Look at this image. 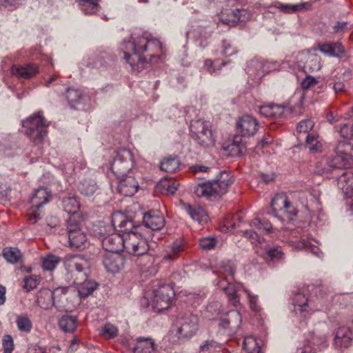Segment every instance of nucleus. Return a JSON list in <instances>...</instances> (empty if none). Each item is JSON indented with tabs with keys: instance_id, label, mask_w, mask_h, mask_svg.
I'll list each match as a JSON object with an SVG mask.
<instances>
[{
	"instance_id": "39",
	"label": "nucleus",
	"mask_w": 353,
	"mask_h": 353,
	"mask_svg": "<svg viewBox=\"0 0 353 353\" xmlns=\"http://www.w3.org/2000/svg\"><path fill=\"white\" fill-rule=\"evenodd\" d=\"M15 323L19 331L23 333L30 332L33 327L30 318L26 314H17Z\"/></svg>"
},
{
	"instance_id": "18",
	"label": "nucleus",
	"mask_w": 353,
	"mask_h": 353,
	"mask_svg": "<svg viewBox=\"0 0 353 353\" xmlns=\"http://www.w3.org/2000/svg\"><path fill=\"white\" fill-rule=\"evenodd\" d=\"M297 65L305 73L319 71L321 68V57L314 52H302L297 55Z\"/></svg>"
},
{
	"instance_id": "38",
	"label": "nucleus",
	"mask_w": 353,
	"mask_h": 353,
	"mask_svg": "<svg viewBox=\"0 0 353 353\" xmlns=\"http://www.w3.org/2000/svg\"><path fill=\"white\" fill-rule=\"evenodd\" d=\"M78 285V292L81 298H85L91 294L98 287V283L88 280V278L79 283H74Z\"/></svg>"
},
{
	"instance_id": "28",
	"label": "nucleus",
	"mask_w": 353,
	"mask_h": 353,
	"mask_svg": "<svg viewBox=\"0 0 353 353\" xmlns=\"http://www.w3.org/2000/svg\"><path fill=\"white\" fill-rule=\"evenodd\" d=\"M181 208L194 221H197L200 224L208 221V215L205 211L200 206L182 203Z\"/></svg>"
},
{
	"instance_id": "4",
	"label": "nucleus",
	"mask_w": 353,
	"mask_h": 353,
	"mask_svg": "<svg viewBox=\"0 0 353 353\" xmlns=\"http://www.w3.org/2000/svg\"><path fill=\"white\" fill-rule=\"evenodd\" d=\"M68 277L73 283L86 279L90 273L91 263L88 259L81 254H68L63 259Z\"/></svg>"
},
{
	"instance_id": "3",
	"label": "nucleus",
	"mask_w": 353,
	"mask_h": 353,
	"mask_svg": "<svg viewBox=\"0 0 353 353\" xmlns=\"http://www.w3.org/2000/svg\"><path fill=\"white\" fill-rule=\"evenodd\" d=\"M259 122L251 115H244L239 118L236 123L237 134L234 137L230 150L234 155L241 156L243 154L245 146L242 137L254 136L258 130Z\"/></svg>"
},
{
	"instance_id": "1",
	"label": "nucleus",
	"mask_w": 353,
	"mask_h": 353,
	"mask_svg": "<svg viewBox=\"0 0 353 353\" xmlns=\"http://www.w3.org/2000/svg\"><path fill=\"white\" fill-rule=\"evenodd\" d=\"M121 50L132 70L139 72L143 68L148 58L151 61L152 58L158 56L162 51V46L158 39L144 32L141 37H130L128 40L125 39L121 44Z\"/></svg>"
},
{
	"instance_id": "26",
	"label": "nucleus",
	"mask_w": 353,
	"mask_h": 353,
	"mask_svg": "<svg viewBox=\"0 0 353 353\" xmlns=\"http://www.w3.org/2000/svg\"><path fill=\"white\" fill-rule=\"evenodd\" d=\"M12 74L25 79H29L39 73V67L34 63L24 65H14L11 68Z\"/></svg>"
},
{
	"instance_id": "37",
	"label": "nucleus",
	"mask_w": 353,
	"mask_h": 353,
	"mask_svg": "<svg viewBox=\"0 0 353 353\" xmlns=\"http://www.w3.org/2000/svg\"><path fill=\"white\" fill-rule=\"evenodd\" d=\"M242 232L245 237L250 239L251 243L255 245L256 250L265 243L264 238L261 236L262 233H260L255 228H251Z\"/></svg>"
},
{
	"instance_id": "60",
	"label": "nucleus",
	"mask_w": 353,
	"mask_h": 353,
	"mask_svg": "<svg viewBox=\"0 0 353 353\" xmlns=\"http://www.w3.org/2000/svg\"><path fill=\"white\" fill-rule=\"evenodd\" d=\"M243 291L247 295V297L249 300L250 309L257 312L260 311V306L257 304L258 303V296L252 294L248 289L243 288Z\"/></svg>"
},
{
	"instance_id": "43",
	"label": "nucleus",
	"mask_w": 353,
	"mask_h": 353,
	"mask_svg": "<svg viewBox=\"0 0 353 353\" xmlns=\"http://www.w3.org/2000/svg\"><path fill=\"white\" fill-rule=\"evenodd\" d=\"M296 248L299 250L305 249L317 257L321 258L323 256L321 250L317 246L312 245L311 242L307 239H303L299 241Z\"/></svg>"
},
{
	"instance_id": "29",
	"label": "nucleus",
	"mask_w": 353,
	"mask_h": 353,
	"mask_svg": "<svg viewBox=\"0 0 353 353\" xmlns=\"http://www.w3.org/2000/svg\"><path fill=\"white\" fill-rule=\"evenodd\" d=\"M258 254L269 261L280 260L283 256V252L281 247H271L266 243L259 249L256 250Z\"/></svg>"
},
{
	"instance_id": "8",
	"label": "nucleus",
	"mask_w": 353,
	"mask_h": 353,
	"mask_svg": "<svg viewBox=\"0 0 353 353\" xmlns=\"http://www.w3.org/2000/svg\"><path fill=\"white\" fill-rule=\"evenodd\" d=\"M293 63L288 60H283L279 63L277 61H264L254 59L250 61L247 68V73L254 79H260L265 73L276 69L287 70L292 68Z\"/></svg>"
},
{
	"instance_id": "41",
	"label": "nucleus",
	"mask_w": 353,
	"mask_h": 353,
	"mask_svg": "<svg viewBox=\"0 0 353 353\" xmlns=\"http://www.w3.org/2000/svg\"><path fill=\"white\" fill-rule=\"evenodd\" d=\"M183 250V245L181 241H174L170 249L163 256V259L167 261H172L176 259L180 253Z\"/></svg>"
},
{
	"instance_id": "31",
	"label": "nucleus",
	"mask_w": 353,
	"mask_h": 353,
	"mask_svg": "<svg viewBox=\"0 0 353 353\" xmlns=\"http://www.w3.org/2000/svg\"><path fill=\"white\" fill-rule=\"evenodd\" d=\"M62 205L65 212L70 214V217H75V220L83 219L79 215L80 205L79 201L74 196H69L63 198L62 200Z\"/></svg>"
},
{
	"instance_id": "6",
	"label": "nucleus",
	"mask_w": 353,
	"mask_h": 353,
	"mask_svg": "<svg viewBox=\"0 0 353 353\" xmlns=\"http://www.w3.org/2000/svg\"><path fill=\"white\" fill-rule=\"evenodd\" d=\"M271 206L272 214L283 222L293 220L298 213L296 208L283 192L274 196L272 200Z\"/></svg>"
},
{
	"instance_id": "58",
	"label": "nucleus",
	"mask_w": 353,
	"mask_h": 353,
	"mask_svg": "<svg viewBox=\"0 0 353 353\" xmlns=\"http://www.w3.org/2000/svg\"><path fill=\"white\" fill-rule=\"evenodd\" d=\"M179 183L176 180H165L159 185V188H163L168 194H173L177 190Z\"/></svg>"
},
{
	"instance_id": "33",
	"label": "nucleus",
	"mask_w": 353,
	"mask_h": 353,
	"mask_svg": "<svg viewBox=\"0 0 353 353\" xmlns=\"http://www.w3.org/2000/svg\"><path fill=\"white\" fill-rule=\"evenodd\" d=\"M218 285L225 293L230 303L236 307L239 303V298L235 285L228 281H219Z\"/></svg>"
},
{
	"instance_id": "55",
	"label": "nucleus",
	"mask_w": 353,
	"mask_h": 353,
	"mask_svg": "<svg viewBox=\"0 0 353 353\" xmlns=\"http://www.w3.org/2000/svg\"><path fill=\"white\" fill-rule=\"evenodd\" d=\"M238 52L237 49L234 47L230 41L223 39L221 44V54L225 57H230L236 54Z\"/></svg>"
},
{
	"instance_id": "20",
	"label": "nucleus",
	"mask_w": 353,
	"mask_h": 353,
	"mask_svg": "<svg viewBox=\"0 0 353 353\" xmlns=\"http://www.w3.org/2000/svg\"><path fill=\"white\" fill-rule=\"evenodd\" d=\"M353 333L350 327L340 326L335 332L333 345L338 350L343 351L351 345Z\"/></svg>"
},
{
	"instance_id": "35",
	"label": "nucleus",
	"mask_w": 353,
	"mask_h": 353,
	"mask_svg": "<svg viewBox=\"0 0 353 353\" xmlns=\"http://www.w3.org/2000/svg\"><path fill=\"white\" fill-rule=\"evenodd\" d=\"M234 18L232 19H223V23L230 26H234L238 21H245L250 19L251 14L246 9H236L232 11Z\"/></svg>"
},
{
	"instance_id": "10",
	"label": "nucleus",
	"mask_w": 353,
	"mask_h": 353,
	"mask_svg": "<svg viewBox=\"0 0 353 353\" xmlns=\"http://www.w3.org/2000/svg\"><path fill=\"white\" fill-rule=\"evenodd\" d=\"M45 123L44 118L39 114H35L22 121V125L26 128L25 133L30 136L36 144L41 143L47 136Z\"/></svg>"
},
{
	"instance_id": "27",
	"label": "nucleus",
	"mask_w": 353,
	"mask_h": 353,
	"mask_svg": "<svg viewBox=\"0 0 353 353\" xmlns=\"http://www.w3.org/2000/svg\"><path fill=\"white\" fill-rule=\"evenodd\" d=\"M212 32L213 28L211 26H198L187 32V37L199 41V45L204 47V41L211 37Z\"/></svg>"
},
{
	"instance_id": "2",
	"label": "nucleus",
	"mask_w": 353,
	"mask_h": 353,
	"mask_svg": "<svg viewBox=\"0 0 353 353\" xmlns=\"http://www.w3.org/2000/svg\"><path fill=\"white\" fill-rule=\"evenodd\" d=\"M232 183L231 175L222 171L215 179L198 183L194 188V192L198 197L208 201H215L225 194L228 188Z\"/></svg>"
},
{
	"instance_id": "36",
	"label": "nucleus",
	"mask_w": 353,
	"mask_h": 353,
	"mask_svg": "<svg viewBox=\"0 0 353 353\" xmlns=\"http://www.w3.org/2000/svg\"><path fill=\"white\" fill-rule=\"evenodd\" d=\"M77 188L81 194L91 196L97 190V185L94 179L85 178L79 182Z\"/></svg>"
},
{
	"instance_id": "12",
	"label": "nucleus",
	"mask_w": 353,
	"mask_h": 353,
	"mask_svg": "<svg viewBox=\"0 0 353 353\" xmlns=\"http://www.w3.org/2000/svg\"><path fill=\"white\" fill-rule=\"evenodd\" d=\"M83 219L75 220V217H70L68 221V243L70 247L83 248L88 243L87 234L82 230Z\"/></svg>"
},
{
	"instance_id": "51",
	"label": "nucleus",
	"mask_w": 353,
	"mask_h": 353,
	"mask_svg": "<svg viewBox=\"0 0 353 353\" xmlns=\"http://www.w3.org/2000/svg\"><path fill=\"white\" fill-rule=\"evenodd\" d=\"M319 343L316 337H313L311 341H307L303 346L296 349V353H316L314 346L319 345Z\"/></svg>"
},
{
	"instance_id": "25",
	"label": "nucleus",
	"mask_w": 353,
	"mask_h": 353,
	"mask_svg": "<svg viewBox=\"0 0 353 353\" xmlns=\"http://www.w3.org/2000/svg\"><path fill=\"white\" fill-rule=\"evenodd\" d=\"M241 314L236 310H232L221 317L219 325L224 329L236 331L241 327Z\"/></svg>"
},
{
	"instance_id": "19",
	"label": "nucleus",
	"mask_w": 353,
	"mask_h": 353,
	"mask_svg": "<svg viewBox=\"0 0 353 353\" xmlns=\"http://www.w3.org/2000/svg\"><path fill=\"white\" fill-rule=\"evenodd\" d=\"M125 259L117 252H107L103 255L102 263L107 272L115 274L123 267Z\"/></svg>"
},
{
	"instance_id": "23",
	"label": "nucleus",
	"mask_w": 353,
	"mask_h": 353,
	"mask_svg": "<svg viewBox=\"0 0 353 353\" xmlns=\"http://www.w3.org/2000/svg\"><path fill=\"white\" fill-rule=\"evenodd\" d=\"M125 237H122L117 234H109L101 239V244L104 250L108 252L119 253L124 249V240Z\"/></svg>"
},
{
	"instance_id": "61",
	"label": "nucleus",
	"mask_w": 353,
	"mask_h": 353,
	"mask_svg": "<svg viewBox=\"0 0 353 353\" xmlns=\"http://www.w3.org/2000/svg\"><path fill=\"white\" fill-rule=\"evenodd\" d=\"M217 241L215 238L212 236H207L201 239L200 246L203 250H210L215 248Z\"/></svg>"
},
{
	"instance_id": "22",
	"label": "nucleus",
	"mask_w": 353,
	"mask_h": 353,
	"mask_svg": "<svg viewBox=\"0 0 353 353\" xmlns=\"http://www.w3.org/2000/svg\"><path fill=\"white\" fill-rule=\"evenodd\" d=\"M117 190L125 196H133L139 189V183L134 177L126 175L124 177L117 178Z\"/></svg>"
},
{
	"instance_id": "45",
	"label": "nucleus",
	"mask_w": 353,
	"mask_h": 353,
	"mask_svg": "<svg viewBox=\"0 0 353 353\" xmlns=\"http://www.w3.org/2000/svg\"><path fill=\"white\" fill-rule=\"evenodd\" d=\"M243 346L248 353H260L261 352V347L253 336L245 337Z\"/></svg>"
},
{
	"instance_id": "48",
	"label": "nucleus",
	"mask_w": 353,
	"mask_h": 353,
	"mask_svg": "<svg viewBox=\"0 0 353 353\" xmlns=\"http://www.w3.org/2000/svg\"><path fill=\"white\" fill-rule=\"evenodd\" d=\"M179 163L176 158H168L163 160L160 165L162 170L166 172H174L179 168Z\"/></svg>"
},
{
	"instance_id": "13",
	"label": "nucleus",
	"mask_w": 353,
	"mask_h": 353,
	"mask_svg": "<svg viewBox=\"0 0 353 353\" xmlns=\"http://www.w3.org/2000/svg\"><path fill=\"white\" fill-rule=\"evenodd\" d=\"M198 317L190 311L180 313L176 330L179 338H188L194 334L198 329Z\"/></svg>"
},
{
	"instance_id": "17",
	"label": "nucleus",
	"mask_w": 353,
	"mask_h": 353,
	"mask_svg": "<svg viewBox=\"0 0 353 353\" xmlns=\"http://www.w3.org/2000/svg\"><path fill=\"white\" fill-rule=\"evenodd\" d=\"M111 222L117 234L123 238L129 236L130 234L139 232V227L120 212L113 213Z\"/></svg>"
},
{
	"instance_id": "32",
	"label": "nucleus",
	"mask_w": 353,
	"mask_h": 353,
	"mask_svg": "<svg viewBox=\"0 0 353 353\" xmlns=\"http://www.w3.org/2000/svg\"><path fill=\"white\" fill-rule=\"evenodd\" d=\"M156 350L155 343L152 339L139 337L133 347L134 353H153Z\"/></svg>"
},
{
	"instance_id": "15",
	"label": "nucleus",
	"mask_w": 353,
	"mask_h": 353,
	"mask_svg": "<svg viewBox=\"0 0 353 353\" xmlns=\"http://www.w3.org/2000/svg\"><path fill=\"white\" fill-rule=\"evenodd\" d=\"M51 196L50 192L46 188H40L37 189L30 199L32 206L29 213V221L32 223H35L41 216L39 209L49 202Z\"/></svg>"
},
{
	"instance_id": "9",
	"label": "nucleus",
	"mask_w": 353,
	"mask_h": 353,
	"mask_svg": "<svg viewBox=\"0 0 353 353\" xmlns=\"http://www.w3.org/2000/svg\"><path fill=\"white\" fill-rule=\"evenodd\" d=\"M159 288L153 290V296L149 303L154 312H161L169 307L172 299L175 296L172 283L160 284Z\"/></svg>"
},
{
	"instance_id": "11",
	"label": "nucleus",
	"mask_w": 353,
	"mask_h": 353,
	"mask_svg": "<svg viewBox=\"0 0 353 353\" xmlns=\"http://www.w3.org/2000/svg\"><path fill=\"white\" fill-rule=\"evenodd\" d=\"M134 165L133 154L129 150L121 149L117 152L110 168L117 178L124 177Z\"/></svg>"
},
{
	"instance_id": "47",
	"label": "nucleus",
	"mask_w": 353,
	"mask_h": 353,
	"mask_svg": "<svg viewBox=\"0 0 353 353\" xmlns=\"http://www.w3.org/2000/svg\"><path fill=\"white\" fill-rule=\"evenodd\" d=\"M250 225L251 228H255L260 233L263 232H268L272 229V224L268 220H262L258 218L253 219Z\"/></svg>"
},
{
	"instance_id": "40",
	"label": "nucleus",
	"mask_w": 353,
	"mask_h": 353,
	"mask_svg": "<svg viewBox=\"0 0 353 353\" xmlns=\"http://www.w3.org/2000/svg\"><path fill=\"white\" fill-rule=\"evenodd\" d=\"M79 4L85 14H94L99 10L98 0H79Z\"/></svg>"
},
{
	"instance_id": "49",
	"label": "nucleus",
	"mask_w": 353,
	"mask_h": 353,
	"mask_svg": "<svg viewBox=\"0 0 353 353\" xmlns=\"http://www.w3.org/2000/svg\"><path fill=\"white\" fill-rule=\"evenodd\" d=\"M274 7L284 13H294L301 10L303 8V4H288L276 2Z\"/></svg>"
},
{
	"instance_id": "52",
	"label": "nucleus",
	"mask_w": 353,
	"mask_h": 353,
	"mask_svg": "<svg viewBox=\"0 0 353 353\" xmlns=\"http://www.w3.org/2000/svg\"><path fill=\"white\" fill-rule=\"evenodd\" d=\"M317 139L318 137L313 134H310L306 137L305 144L312 152H318L321 147V144Z\"/></svg>"
},
{
	"instance_id": "44",
	"label": "nucleus",
	"mask_w": 353,
	"mask_h": 353,
	"mask_svg": "<svg viewBox=\"0 0 353 353\" xmlns=\"http://www.w3.org/2000/svg\"><path fill=\"white\" fill-rule=\"evenodd\" d=\"M3 256L10 263H17L21 257V252L15 248H6L3 251Z\"/></svg>"
},
{
	"instance_id": "16",
	"label": "nucleus",
	"mask_w": 353,
	"mask_h": 353,
	"mask_svg": "<svg viewBox=\"0 0 353 353\" xmlns=\"http://www.w3.org/2000/svg\"><path fill=\"white\" fill-rule=\"evenodd\" d=\"M324 167L319 170L322 174H326L332 169L350 168L353 165L352 157L345 152H337L333 157H330L320 162Z\"/></svg>"
},
{
	"instance_id": "21",
	"label": "nucleus",
	"mask_w": 353,
	"mask_h": 353,
	"mask_svg": "<svg viewBox=\"0 0 353 353\" xmlns=\"http://www.w3.org/2000/svg\"><path fill=\"white\" fill-rule=\"evenodd\" d=\"M337 185L347 199H352V201L347 204L353 206V172L350 170L344 172L338 177Z\"/></svg>"
},
{
	"instance_id": "62",
	"label": "nucleus",
	"mask_w": 353,
	"mask_h": 353,
	"mask_svg": "<svg viewBox=\"0 0 353 353\" xmlns=\"http://www.w3.org/2000/svg\"><path fill=\"white\" fill-rule=\"evenodd\" d=\"M2 345L3 347V353H12L14 350V342L12 337L10 334H6L3 336Z\"/></svg>"
},
{
	"instance_id": "46",
	"label": "nucleus",
	"mask_w": 353,
	"mask_h": 353,
	"mask_svg": "<svg viewBox=\"0 0 353 353\" xmlns=\"http://www.w3.org/2000/svg\"><path fill=\"white\" fill-rule=\"evenodd\" d=\"M60 257L54 254H48L42 260V267L44 270L52 271L60 263Z\"/></svg>"
},
{
	"instance_id": "59",
	"label": "nucleus",
	"mask_w": 353,
	"mask_h": 353,
	"mask_svg": "<svg viewBox=\"0 0 353 353\" xmlns=\"http://www.w3.org/2000/svg\"><path fill=\"white\" fill-rule=\"evenodd\" d=\"M314 123L311 119H303L296 125V130L299 133H307L314 127Z\"/></svg>"
},
{
	"instance_id": "5",
	"label": "nucleus",
	"mask_w": 353,
	"mask_h": 353,
	"mask_svg": "<svg viewBox=\"0 0 353 353\" xmlns=\"http://www.w3.org/2000/svg\"><path fill=\"white\" fill-rule=\"evenodd\" d=\"M292 303L293 312L300 319H303L310 312L323 310L325 300L315 295L308 296L307 290H303L292 295Z\"/></svg>"
},
{
	"instance_id": "54",
	"label": "nucleus",
	"mask_w": 353,
	"mask_h": 353,
	"mask_svg": "<svg viewBox=\"0 0 353 353\" xmlns=\"http://www.w3.org/2000/svg\"><path fill=\"white\" fill-rule=\"evenodd\" d=\"M65 95L68 103L70 104L79 102L83 97L80 90L74 88H68L66 90Z\"/></svg>"
},
{
	"instance_id": "34",
	"label": "nucleus",
	"mask_w": 353,
	"mask_h": 353,
	"mask_svg": "<svg viewBox=\"0 0 353 353\" xmlns=\"http://www.w3.org/2000/svg\"><path fill=\"white\" fill-rule=\"evenodd\" d=\"M285 108L281 105L268 104L260 107L259 112L265 117L278 119L282 117Z\"/></svg>"
},
{
	"instance_id": "63",
	"label": "nucleus",
	"mask_w": 353,
	"mask_h": 353,
	"mask_svg": "<svg viewBox=\"0 0 353 353\" xmlns=\"http://www.w3.org/2000/svg\"><path fill=\"white\" fill-rule=\"evenodd\" d=\"M345 52L342 45L339 42L332 43L330 52L328 57H339Z\"/></svg>"
},
{
	"instance_id": "7",
	"label": "nucleus",
	"mask_w": 353,
	"mask_h": 353,
	"mask_svg": "<svg viewBox=\"0 0 353 353\" xmlns=\"http://www.w3.org/2000/svg\"><path fill=\"white\" fill-rule=\"evenodd\" d=\"M190 129L192 138L201 146L208 148L214 145L215 139L209 121L203 119L192 120Z\"/></svg>"
},
{
	"instance_id": "53",
	"label": "nucleus",
	"mask_w": 353,
	"mask_h": 353,
	"mask_svg": "<svg viewBox=\"0 0 353 353\" xmlns=\"http://www.w3.org/2000/svg\"><path fill=\"white\" fill-rule=\"evenodd\" d=\"M100 334L105 339H114L118 335V329L111 323H106Z\"/></svg>"
},
{
	"instance_id": "14",
	"label": "nucleus",
	"mask_w": 353,
	"mask_h": 353,
	"mask_svg": "<svg viewBox=\"0 0 353 353\" xmlns=\"http://www.w3.org/2000/svg\"><path fill=\"white\" fill-rule=\"evenodd\" d=\"M124 249L130 254L139 256L152 250V246L139 232L130 234L124 240Z\"/></svg>"
},
{
	"instance_id": "57",
	"label": "nucleus",
	"mask_w": 353,
	"mask_h": 353,
	"mask_svg": "<svg viewBox=\"0 0 353 353\" xmlns=\"http://www.w3.org/2000/svg\"><path fill=\"white\" fill-rule=\"evenodd\" d=\"M227 63V61H223L219 65H216L211 59H206L204 62V68L211 74H218L222 67Z\"/></svg>"
},
{
	"instance_id": "50",
	"label": "nucleus",
	"mask_w": 353,
	"mask_h": 353,
	"mask_svg": "<svg viewBox=\"0 0 353 353\" xmlns=\"http://www.w3.org/2000/svg\"><path fill=\"white\" fill-rule=\"evenodd\" d=\"M139 256L141 258L139 259V264L142 266L143 270H148V269L153 265L155 261L153 250L152 251H148L143 255Z\"/></svg>"
},
{
	"instance_id": "30",
	"label": "nucleus",
	"mask_w": 353,
	"mask_h": 353,
	"mask_svg": "<svg viewBox=\"0 0 353 353\" xmlns=\"http://www.w3.org/2000/svg\"><path fill=\"white\" fill-rule=\"evenodd\" d=\"M54 292L50 289L45 288L39 292L37 302L40 307L48 310L54 305Z\"/></svg>"
},
{
	"instance_id": "42",
	"label": "nucleus",
	"mask_w": 353,
	"mask_h": 353,
	"mask_svg": "<svg viewBox=\"0 0 353 353\" xmlns=\"http://www.w3.org/2000/svg\"><path fill=\"white\" fill-rule=\"evenodd\" d=\"M60 328L65 332H72L77 327V319L74 316H63L59 321Z\"/></svg>"
},
{
	"instance_id": "24",
	"label": "nucleus",
	"mask_w": 353,
	"mask_h": 353,
	"mask_svg": "<svg viewBox=\"0 0 353 353\" xmlns=\"http://www.w3.org/2000/svg\"><path fill=\"white\" fill-rule=\"evenodd\" d=\"M143 222L145 227L152 230H159L165 225L164 218L158 210H151L144 214Z\"/></svg>"
},
{
	"instance_id": "56",
	"label": "nucleus",
	"mask_w": 353,
	"mask_h": 353,
	"mask_svg": "<svg viewBox=\"0 0 353 353\" xmlns=\"http://www.w3.org/2000/svg\"><path fill=\"white\" fill-rule=\"evenodd\" d=\"M23 288L28 292L35 289L40 283V277L37 276H30L24 279Z\"/></svg>"
},
{
	"instance_id": "64",
	"label": "nucleus",
	"mask_w": 353,
	"mask_h": 353,
	"mask_svg": "<svg viewBox=\"0 0 353 353\" xmlns=\"http://www.w3.org/2000/svg\"><path fill=\"white\" fill-rule=\"evenodd\" d=\"M317 83L316 79L310 75H307L302 81L301 86L303 89H309Z\"/></svg>"
}]
</instances>
